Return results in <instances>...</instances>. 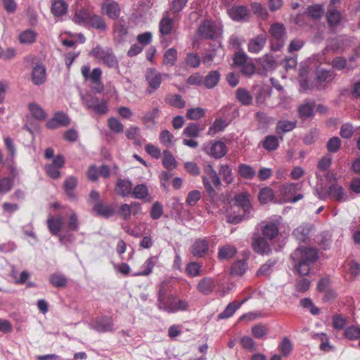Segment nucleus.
<instances>
[{
	"label": "nucleus",
	"instance_id": "obj_23",
	"mask_svg": "<svg viewBox=\"0 0 360 360\" xmlns=\"http://www.w3.org/2000/svg\"><path fill=\"white\" fill-rule=\"evenodd\" d=\"M115 191L122 197L128 196L132 192L131 181L127 179H119L116 183Z\"/></svg>",
	"mask_w": 360,
	"mask_h": 360
},
{
	"label": "nucleus",
	"instance_id": "obj_22",
	"mask_svg": "<svg viewBox=\"0 0 360 360\" xmlns=\"http://www.w3.org/2000/svg\"><path fill=\"white\" fill-rule=\"evenodd\" d=\"M215 288V282L211 277H205L201 279L197 285L198 290L203 295L210 294Z\"/></svg>",
	"mask_w": 360,
	"mask_h": 360
},
{
	"label": "nucleus",
	"instance_id": "obj_13",
	"mask_svg": "<svg viewBox=\"0 0 360 360\" xmlns=\"http://www.w3.org/2000/svg\"><path fill=\"white\" fill-rule=\"evenodd\" d=\"M281 217H277L274 220L267 222L262 228V232L266 239H274L278 233V225L281 223Z\"/></svg>",
	"mask_w": 360,
	"mask_h": 360
},
{
	"label": "nucleus",
	"instance_id": "obj_40",
	"mask_svg": "<svg viewBox=\"0 0 360 360\" xmlns=\"http://www.w3.org/2000/svg\"><path fill=\"white\" fill-rule=\"evenodd\" d=\"M298 186L295 183L284 184L281 188V193L285 198L290 201L297 191Z\"/></svg>",
	"mask_w": 360,
	"mask_h": 360
},
{
	"label": "nucleus",
	"instance_id": "obj_9",
	"mask_svg": "<svg viewBox=\"0 0 360 360\" xmlns=\"http://www.w3.org/2000/svg\"><path fill=\"white\" fill-rule=\"evenodd\" d=\"M269 33L271 37L277 41L276 45H271L274 51L279 50L284 45L285 27L280 23H274L271 25Z\"/></svg>",
	"mask_w": 360,
	"mask_h": 360
},
{
	"label": "nucleus",
	"instance_id": "obj_60",
	"mask_svg": "<svg viewBox=\"0 0 360 360\" xmlns=\"http://www.w3.org/2000/svg\"><path fill=\"white\" fill-rule=\"evenodd\" d=\"M342 141L338 136L330 138L326 143V148L329 153H335L339 150Z\"/></svg>",
	"mask_w": 360,
	"mask_h": 360
},
{
	"label": "nucleus",
	"instance_id": "obj_41",
	"mask_svg": "<svg viewBox=\"0 0 360 360\" xmlns=\"http://www.w3.org/2000/svg\"><path fill=\"white\" fill-rule=\"evenodd\" d=\"M202 267V266L200 263L192 262L187 264L185 271L190 277H196L201 275Z\"/></svg>",
	"mask_w": 360,
	"mask_h": 360
},
{
	"label": "nucleus",
	"instance_id": "obj_12",
	"mask_svg": "<svg viewBox=\"0 0 360 360\" xmlns=\"http://www.w3.org/2000/svg\"><path fill=\"white\" fill-rule=\"evenodd\" d=\"M202 179L203 186L207 195L212 200H214L217 197V192L211 185L210 179L212 180L214 186L218 187L221 185V181L217 172H212V174L209 178H207L206 176H202Z\"/></svg>",
	"mask_w": 360,
	"mask_h": 360
},
{
	"label": "nucleus",
	"instance_id": "obj_24",
	"mask_svg": "<svg viewBox=\"0 0 360 360\" xmlns=\"http://www.w3.org/2000/svg\"><path fill=\"white\" fill-rule=\"evenodd\" d=\"M63 221L61 217H50L47 220V226L53 236H59Z\"/></svg>",
	"mask_w": 360,
	"mask_h": 360
},
{
	"label": "nucleus",
	"instance_id": "obj_16",
	"mask_svg": "<svg viewBox=\"0 0 360 360\" xmlns=\"http://www.w3.org/2000/svg\"><path fill=\"white\" fill-rule=\"evenodd\" d=\"M206 151L210 156L219 159L226 154V146L224 142L217 141L212 143L210 148L206 149Z\"/></svg>",
	"mask_w": 360,
	"mask_h": 360
},
{
	"label": "nucleus",
	"instance_id": "obj_2",
	"mask_svg": "<svg viewBox=\"0 0 360 360\" xmlns=\"http://www.w3.org/2000/svg\"><path fill=\"white\" fill-rule=\"evenodd\" d=\"M73 21L77 25L89 26L100 31H105L107 29L105 21L101 15L83 8L75 11Z\"/></svg>",
	"mask_w": 360,
	"mask_h": 360
},
{
	"label": "nucleus",
	"instance_id": "obj_17",
	"mask_svg": "<svg viewBox=\"0 0 360 360\" xmlns=\"http://www.w3.org/2000/svg\"><path fill=\"white\" fill-rule=\"evenodd\" d=\"M91 328L99 333L110 332L113 329V323L110 318L103 316L96 319Z\"/></svg>",
	"mask_w": 360,
	"mask_h": 360
},
{
	"label": "nucleus",
	"instance_id": "obj_50",
	"mask_svg": "<svg viewBox=\"0 0 360 360\" xmlns=\"http://www.w3.org/2000/svg\"><path fill=\"white\" fill-rule=\"evenodd\" d=\"M261 65L264 70L268 71L276 68V63L274 58L269 54L260 58Z\"/></svg>",
	"mask_w": 360,
	"mask_h": 360
},
{
	"label": "nucleus",
	"instance_id": "obj_39",
	"mask_svg": "<svg viewBox=\"0 0 360 360\" xmlns=\"http://www.w3.org/2000/svg\"><path fill=\"white\" fill-rule=\"evenodd\" d=\"M165 102L175 108H183L186 105L185 101L179 94H170L165 98Z\"/></svg>",
	"mask_w": 360,
	"mask_h": 360
},
{
	"label": "nucleus",
	"instance_id": "obj_49",
	"mask_svg": "<svg viewBox=\"0 0 360 360\" xmlns=\"http://www.w3.org/2000/svg\"><path fill=\"white\" fill-rule=\"evenodd\" d=\"M114 33L120 38L125 37L128 33L126 22L123 19L118 20L114 27Z\"/></svg>",
	"mask_w": 360,
	"mask_h": 360
},
{
	"label": "nucleus",
	"instance_id": "obj_1",
	"mask_svg": "<svg viewBox=\"0 0 360 360\" xmlns=\"http://www.w3.org/2000/svg\"><path fill=\"white\" fill-rule=\"evenodd\" d=\"M295 268L301 276L309 274L311 265L319 259L318 250L311 247H298L292 254Z\"/></svg>",
	"mask_w": 360,
	"mask_h": 360
},
{
	"label": "nucleus",
	"instance_id": "obj_7",
	"mask_svg": "<svg viewBox=\"0 0 360 360\" xmlns=\"http://www.w3.org/2000/svg\"><path fill=\"white\" fill-rule=\"evenodd\" d=\"M198 34L203 39H214L218 35V29L214 22L205 20L198 27Z\"/></svg>",
	"mask_w": 360,
	"mask_h": 360
},
{
	"label": "nucleus",
	"instance_id": "obj_64",
	"mask_svg": "<svg viewBox=\"0 0 360 360\" xmlns=\"http://www.w3.org/2000/svg\"><path fill=\"white\" fill-rule=\"evenodd\" d=\"M345 335L349 340H357L360 338V327L352 326L346 328Z\"/></svg>",
	"mask_w": 360,
	"mask_h": 360
},
{
	"label": "nucleus",
	"instance_id": "obj_58",
	"mask_svg": "<svg viewBox=\"0 0 360 360\" xmlns=\"http://www.w3.org/2000/svg\"><path fill=\"white\" fill-rule=\"evenodd\" d=\"M259 200L262 203H267L271 201L274 197L273 190L269 187H265L259 191Z\"/></svg>",
	"mask_w": 360,
	"mask_h": 360
},
{
	"label": "nucleus",
	"instance_id": "obj_57",
	"mask_svg": "<svg viewBox=\"0 0 360 360\" xmlns=\"http://www.w3.org/2000/svg\"><path fill=\"white\" fill-rule=\"evenodd\" d=\"M219 174L222 176L224 181L227 184H231L233 180L232 172L228 165H221L219 169Z\"/></svg>",
	"mask_w": 360,
	"mask_h": 360
},
{
	"label": "nucleus",
	"instance_id": "obj_30",
	"mask_svg": "<svg viewBox=\"0 0 360 360\" xmlns=\"http://www.w3.org/2000/svg\"><path fill=\"white\" fill-rule=\"evenodd\" d=\"M237 252L235 246L231 245H225L220 247L218 250V257L221 260L229 259L233 257Z\"/></svg>",
	"mask_w": 360,
	"mask_h": 360
},
{
	"label": "nucleus",
	"instance_id": "obj_56",
	"mask_svg": "<svg viewBox=\"0 0 360 360\" xmlns=\"http://www.w3.org/2000/svg\"><path fill=\"white\" fill-rule=\"evenodd\" d=\"M201 59L196 53H188L185 58L186 64L193 68L199 67Z\"/></svg>",
	"mask_w": 360,
	"mask_h": 360
},
{
	"label": "nucleus",
	"instance_id": "obj_4",
	"mask_svg": "<svg viewBox=\"0 0 360 360\" xmlns=\"http://www.w3.org/2000/svg\"><path fill=\"white\" fill-rule=\"evenodd\" d=\"M163 77L168 78L169 75L160 73L153 68H148L145 74L146 81L148 84L146 93L148 94H152L158 90L162 84Z\"/></svg>",
	"mask_w": 360,
	"mask_h": 360
},
{
	"label": "nucleus",
	"instance_id": "obj_11",
	"mask_svg": "<svg viewBox=\"0 0 360 360\" xmlns=\"http://www.w3.org/2000/svg\"><path fill=\"white\" fill-rule=\"evenodd\" d=\"M209 250V241L206 238H198L190 247V252L195 257H204Z\"/></svg>",
	"mask_w": 360,
	"mask_h": 360
},
{
	"label": "nucleus",
	"instance_id": "obj_18",
	"mask_svg": "<svg viewBox=\"0 0 360 360\" xmlns=\"http://www.w3.org/2000/svg\"><path fill=\"white\" fill-rule=\"evenodd\" d=\"M264 237L257 236L254 238L252 241L253 250L259 254H269L271 252V247Z\"/></svg>",
	"mask_w": 360,
	"mask_h": 360
},
{
	"label": "nucleus",
	"instance_id": "obj_6",
	"mask_svg": "<svg viewBox=\"0 0 360 360\" xmlns=\"http://www.w3.org/2000/svg\"><path fill=\"white\" fill-rule=\"evenodd\" d=\"M91 54L94 57L98 58L108 68H118V60L110 49H103L101 47L97 46L91 51Z\"/></svg>",
	"mask_w": 360,
	"mask_h": 360
},
{
	"label": "nucleus",
	"instance_id": "obj_31",
	"mask_svg": "<svg viewBox=\"0 0 360 360\" xmlns=\"http://www.w3.org/2000/svg\"><path fill=\"white\" fill-rule=\"evenodd\" d=\"M103 8L105 10V14L112 20H116L120 14V8L119 4L115 1L106 4Z\"/></svg>",
	"mask_w": 360,
	"mask_h": 360
},
{
	"label": "nucleus",
	"instance_id": "obj_20",
	"mask_svg": "<svg viewBox=\"0 0 360 360\" xmlns=\"http://www.w3.org/2000/svg\"><path fill=\"white\" fill-rule=\"evenodd\" d=\"M174 28V20L166 12L159 23V31L161 35L167 36L172 34Z\"/></svg>",
	"mask_w": 360,
	"mask_h": 360
},
{
	"label": "nucleus",
	"instance_id": "obj_32",
	"mask_svg": "<svg viewBox=\"0 0 360 360\" xmlns=\"http://www.w3.org/2000/svg\"><path fill=\"white\" fill-rule=\"evenodd\" d=\"M314 102L306 101L298 108L299 115L302 118L307 119L314 115Z\"/></svg>",
	"mask_w": 360,
	"mask_h": 360
},
{
	"label": "nucleus",
	"instance_id": "obj_63",
	"mask_svg": "<svg viewBox=\"0 0 360 360\" xmlns=\"http://www.w3.org/2000/svg\"><path fill=\"white\" fill-rule=\"evenodd\" d=\"M334 78V74L332 71L326 70H320L316 73V80L320 82H328Z\"/></svg>",
	"mask_w": 360,
	"mask_h": 360
},
{
	"label": "nucleus",
	"instance_id": "obj_47",
	"mask_svg": "<svg viewBox=\"0 0 360 360\" xmlns=\"http://www.w3.org/2000/svg\"><path fill=\"white\" fill-rule=\"evenodd\" d=\"M50 283L56 288H62L67 285L68 281L65 276L61 274H53L50 276Z\"/></svg>",
	"mask_w": 360,
	"mask_h": 360
},
{
	"label": "nucleus",
	"instance_id": "obj_52",
	"mask_svg": "<svg viewBox=\"0 0 360 360\" xmlns=\"http://www.w3.org/2000/svg\"><path fill=\"white\" fill-rule=\"evenodd\" d=\"M133 197L136 199H145L148 195V190L145 184L136 185L131 192Z\"/></svg>",
	"mask_w": 360,
	"mask_h": 360
},
{
	"label": "nucleus",
	"instance_id": "obj_46",
	"mask_svg": "<svg viewBox=\"0 0 360 360\" xmlns=\"http://www.w3.org/2000/svg\"><path fill=\"white\" fill-rule=\"evenodd\" d=\"M332 66L338 70L346 68L348 71L353 70L355 66L347 64V60L344 57L338 56L335 58L332 61Z\"/></svg>",
	"mask_w": 360,
	"mask_h": 360
},
{
	"label": "nucleus",
	"instance_id": "obj_53",
	"mask_svg": "<svg viewBox=\"0 0 360 360\" xmlns=\"http://www.w3.org/2000/svg\"><path fill=\"white\" fill-rule=\"evenodd\" d=\"M227 125L228 123L221 118L216 119L214 123L210 127L208 134H214L217 132L221 131Z\"/></svg>",
	"mask_w": 360,
	"mask_h": 360
},
{
	"label": "nucleus",
	"instance_id": "obj_62",
	"mask_svg": "<svg viewBox=\"0 0 360 360\" xmlns=\"http://www.w3.org/2000/svg\"><path fill=\"white\" fill-rule=\"evenodd\" d=\"M201 198V192L198 190H193L188 193L186 203L190 206L193 207L196 205V203Z\"/></svg>",
	"mask_w": 360,
	"mask_h": 360
},
{
	"label": "nucleus",
	"instance_id": "obj_15",
	"mask_svg": "<svg viewBox=\"0 0 360 360\" xmlns=\"http://www.w3.org/2000/svg\"><path fill=\"white\" fill-rule=\"evenodd\" d=\"M266 42V34H258L254 38L250 39L248 44V51L251 53H258L264 47Z\"/></svg>",
	"mask_w": 360,
	"mask_h": 360
},
{
	"label": "nucleus",
	"instance_id": "obj_35",
	"mask_svg": "<svg viewBox=\"0 0 360 360\" xmlns=\"http://www.w3.org/2000/svg\"><path fill=\"white\" fill-rule=\"evenodd\" d=\"M37 37V33L32 29H27L22 32L19 35V41L23 44H30L34 43Z\"/></svg>",
	"mask_w": 360,
	"mask_h": 360
},
{
	"label": "nucleus",
	"instance_id": "obj_27",
	"mask_svg": "<svg viewBox=\"0 0 360 360\" xmlns=\"http://www.w3.org/2000/svg\"><path fill=\"white\" fill-rule=\"evenodd\" d=\"M93 209L98 215L105 218H109L115 214V210L112 206L104 205L101 202L94 203Z\"/></svg>",
	"mask_w": 360,
	"mask_h": 360
},
{
	"label": "nucleus",
	"instance_id": "obj_37",
	"mask_svg": "<svg viewBox=\"0 0 360 360\" xmlns=\"http://www.w3.org/2000/svg\"><path fill=\"white\" fill-rule=\"evenodd\" d=\"M238 172L239 174L245 179H252L256 175V172L253 167L247 164L239 165Z\"/></svg>",
	"mask_w": 360,
	"mask_h": 360
},
{
	"label": "nucleus",
	"instance_id": "obj_8",
	"mask_svg": "<svg viewBox=\"0 0 360 360\" xmlns=\"http://www.w3.org/2000/svg\"><path fill=\"white\" fill-rule=\"evenodd\" d=\"M83 101L88 109L93 110L97 114L103 115L108 110L106 101L99 100L96 96L89 95L84 97Z\"/></svg>",
	"mask_w": 360,
	"mask_h": 360
},
{
	"label": "nucleus",
	"instance_id": "obj_29",
	"mask_svg": "<svg viewBox=\"0 0 360 360\" xmlns=\"http://www.w3.org/2000/svg\"><path fill=\"white\" fill-rule=\"evenodd\" d=\"M236 99L243 105L248 106L252 102V96L245 88L240 87L236 91Z\"/></svg>",
	"mask_w": 360,
	"mask_h": 360
},
{
	"label": "nucleus",
	"instance_id": "obj_44",
	"mask_svg": "<svg viewBox=\"0 0 360 360\" xmlns=\"http://www.w3.org/2000/svg\"><path fill=\"white\" fill-rule=\"evenodd\" d=\"M248 269V264L245 260H238L235 262L231 269V272L235 276H242Z\"/></svg>",
	"mask_w": 360,
	"mask_h": 360
},
{
	"label": "nucleus",
	"instance_id": "obj_19",
	"mask_svg": "<svg viewBox=\"0 0 360 360\" xmlns=\"http://www.w3.org/2000/svg\"><path fill=\"white\" fill-rule=\"evenodd\" d=\"M329 198L338 202H345L348 200V196L345 193L343 188L336 184L329 186Z\"/></svg>",
	"mask_w": 360,
	"mask_h": 360
},
{
	"label": "nucleus",
	"instance_id": "obj_59",
	"mask_svg": "<svg viewBox=\"0 0 360 360\" xmlns=\"http://www.w3.org/2000/svg\"><path fill=\"white\" fill-rule=\"evenodd\" d=\"M205 110L202 108H193L187 110L186 117L191 120H198L205 115Z\"/></svg>",
	"mask_w": 360,
	"mask_h": 360
},
{
	"label": "nucleus",
	"instance_id": "obj_26",
	"mask_svg": "<svg viewBox=\"0 0 360 360\" xmlns=\"http://www.w3.org/2000/svg\"><path fill=\"white\" fill-rule=\"evenodd\" d=\"M221 75L217 70H212L203 77V85L207 89H212L216 86L220 79Z\"/></svg>",
	"mask_w": 360,
	"mask_h": 360
},
{
	"label": "nucleus",
	"instance_id": "obj_10",
	"mask_svg": "<svg viewBox=\"0 0 360 360\" xmlns=\"http://www.w3.org/2000/svg\"><path fill=\"white\" fill-rule=\"evenodd\" d=\"M314 226L311 224H302L296 228L292 234L300 243H310L313 236Z\"/></svg>",
	"mask_w": 360,
	"mask_h": 360
},
{
	"label": "nucleus",
	"instance_id": "obj_25",
	"mask_svg": "<svg viewBox=\"0 0 360 360\" xmlns=\"http://www.w3.org/2000/svg\"><path fill=\"white\" fill-rule=\"evenodd\" d=\"M247 298L243 300L240 302H232L229 303L225 309L218 315L219 319H229L233 315L236 311L245 302Z\"/></svg>",
	"mask_w": 360,
	"mask_h": 360
},
{
	"label": "nucleus",
	"instance_id": "obj_34",
	"mask_svg": "<svg viewBox=\"0 0 360 360\" xmlns=\"http://www.w3.org/2000/svg\"><path fill=\"white\" fill-rule=\"evenodd\" d=\"M296 124V122L293 121L280 120L277 123L276 131L279 135L291 131L295 128Z\"/></svg>",
	"mask_w": 360,
	"mask_h": 360
},
{
	"label": "nucleus",
	"instance_id": "obj_14",
	"mask_svg": "<svg viewBox=\"0 0 360 360\" xmlns=\"http://www.w3.org/2000/svg\"><path fill=\"white\" fill-rule=\"evenodd\" d=\"M230 18L234 21H246L249 17V10L245 6H233L228 10Z\"/></svg>",
	"mask_w": 360,
	"mask_h": 360
},
{
	"label": "nucleus",
	"instance_id": "obj_21",
	"mask_svg": "<svg viewBox=\"0 0 360 360\" xmlns=\"http://www.w3.org/2000/svg\"><path fill=\"white\" fill-rule=\"evenodd\" d=\"M234 200L236 205L242 208L244 212L251 213L252 208L248 194L245 193H239L235 196Z\"/></svg>",
	"mask_w": 360,
	"mask_h": 360
},
{
	"label": "nucleus",
	"instance_id": "obj_28",
	"mask_svg": "<svg viewBox=\"0 0 360 360\" xmlns=\"http://www.w3.org/2000/svg\"><path fill=\"white\" fill-rule=\"evenodd\" d=\"M160 109L154 108L148 111L145 115L141 117L143 124L147 127H154L156 124L155 119L159 116Z\"/></svg>",
	"mask_w": 360,
	"mask_h": 360
},
{
	"label": "nucleus",
	"instance_id": "obj_54",
	"mask_svg": "<svg viewBox=\"0 0 360 360\" xmlns=\"http://www.w3.org/2000/svg\"><path fill=\"white\" fill-rule=\"evenodd\" d=\"M102 72L100 68H94L93 69L91 73L90 74L89 78L94 84L98 85V87H96V90L98 92H101L103 89V86L101 83V77Z\"/></svg>",
	"mask_w": 360,
	"mask_h": 360
},
{
	"label": "nucleus",
	"instance_id": "obj_42",
	"mask_svg": "<svg viewBox=\"0 0 360 360\" xmlns=\"http://www.w3.org/2000/svg\"><path fill=\"white\" fill-rule=\"evenodd\" d=\"M326 19L330 27H335L340 22L341 14L336 9H330L327 12Z\"/></svg>",
	"mask_w": 360,
	"mask_h": 360
},
{
	"label": "nucleus",
	"instance_id": "obj_36",
	"mask_svg": "<svg viewBox=\"0 0 360 360\" xmlns=\"http://www.w3.org/2000/svg\"><path fill=\"white\" fill-rule=\"evenodd\" d=\"M262 144L266 150H275L279 145L278 138L275 135H269L265 137Z\"/></svg>",
	"mask_w": 360,
	"mask_h": 360
},
{
	"label": "nucleus",
	"instance_id": "obj_48",
	"mask_svg": "<svg viewBox=\"0 0 360 360\" xmlns=\"http://www.w3.org/2000/svg\"><path fill=\"white\" fill-rule=\"evenodd\" d=\"M177 58V51L175 49L171 48L166 51L164 54V64L168 66H173Z\"/></svg>",
	"mask_w": 360,
	"mask_h": 360
},
{
	"label": "nucleus",
	"instance_id": "obj_61",
	"mask_svg": "<svg viewBox=\"0 0 360 360\" xmlns=\"http://www.w3.org/2000/svg\"><path fill=\"white\" fill-rule=\"evenodd\" d=\"M109 129L114 133H122L124 129V125L115 117H110L108 121Z\"/></svg>",
	"mask_w": 360,
	"mask_h": 360
},
{
	"label": "nucleus",
	"instance_id": "obj_3",
	"mask_svg": "<svg viewBox=\"0 0 360 360\" xmlns=\"http://www.w3.org/2000/svg\"><path fill=\"white\" fill-rule=\"evenodd\" d=\"M158 307L167 313H175L179 311L188 309V303L185 300H181L176 296L170 295L167 300L164 298V290L160 289L158 294Z\"/></svg>",
	"mask_w": 360,
	"mask_h": 360
},
{
	"label": "nucleus",
	"instance_id": "obj_33",
	"mask_svg": "<svg viewBox=\"0 0 360 360\" xmlns=\"http://www.w3.org/2000/svg\"><path fill=\"white\" fill-rule=\"evenodd\" d=\"M77 184V180L75 177L70 176L66 179L64 183V188L67 195L71 199H75V188Z\"/></svg>",
	"mask_w": 360,
	"mask_h": 360
},
{
	"label": "nucleus",
	"instance_id": "obj_5",
	"mask_svg": "<svg viewBox=\"0 0 360 360\" xmlns=\"http://www.w3.org/2000/svg\"><path fill=\"white\" fill-rule=\"evenodd\" d=\"M27 63H32L34 65L31 71V79L36 86H40L46 81V69L45 66L39 62L34 63L35 57L28 56L25 58Z\"/></svg>",
	"mask_w": 360,
	"mask_h": 360
},
{
	"label": "nucleus",
	"instance_id": "obj_45",
	"mask_svg": "<svg viewBox=\"0 0 360 360\" xmlns=\"http://www.w3.org/2000/svg\"><path fill=\"white\" fill-rule=\"evenodd\" d=\"M29 109L32 115L37 120H44L46 115L43 108L37 103H32L29 105Z\"/></svg>",
	"mask_w": 360,
	"mask_h": 360
},
{
	"label": "nucleus",
	"instance_id": "obj_43",
	"mask_svg": "<svg viewBox=\"0 0 360 360\" xmlns=\"http://www.w3.org/2000/svg\"><path fill=\"white\" fill-rule=\"evenodd\" d=\"M162 165L167 169L172 170L176 167V161L172 154V153L167 150L163 151Z\"/></svg>",
	"mask_w": 360,
	"mask_h": 360
},
{
	"label": "nucleus",
	"instance_id": "obj_51",
	"mask_svg": "<svg viewBox=\"0 0 360 360\" xmlns=\"http://www.w3.org/2000/svg\"><path fill=\"white\" fill-rule=\"evenodd\" d=\"M155 265L154 257L148 258L143 264L142 271L134 274V276H148L149 275Z\"/></svg>",
	"mask_w": 360,
	"mask_h": 360
},
{
	"label": "nucleus",
	"instance_id": "obj_55",
	"mask_svg": "<svg viewBox=\"0 0 360 360\" xmlns=\"http://www.w3.org/2000/svg\"><path fill=\"white\" fill-rule=\"evenodd\" d=\"M200 129L196 123H190L183 131V134L190 138H196L199 136Z\"/></svg>",
	"mask_w": 360,
	"mask_h": 360
},
{
	"label": "nucleus",
	"instance_id": "obj_38",
	"mask_svg": "<svg viewBox=\"0 0 360 360\" xmlns=\"http://www.w3.org/2000/svg\"><path fill=\"white\" fill-rule=\"evenodd\" d=\"M67 4L63 0L55 1L51 5V12L55 16H61L66 13Z\"/></svg>",
	"mask_w": 360,
	"mask_h": 360
}]
</instances>
